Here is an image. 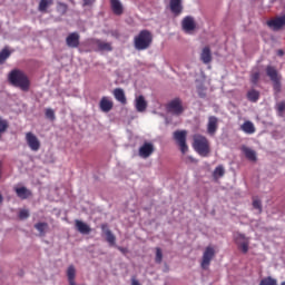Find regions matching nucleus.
I'll return each mask as SVG.
<instances>
[{
	"label": "nucleus",
	"mask_w": 285,
	"mask_h": 285,
	"mask_svg": "<svg viewBox=\"0 0 285 285\" xmlns=\"http://www.w3.org/2000/svg\"><path fill=\"white\" fill-rule=\"evenodd\" d=\"M14 190L17 197H19L20 199H28V197H30L31 195L30 190L26 187H16Z\"/></svg>",
	"instance_id": "nucleus-24"
},
{
	"label": "nucleus",
	"mask_w": 285,
	"mask_h": 285,
	"mask_svg": "<svg viewBox=\"0 0 285 285\" xmlns=\"http://www.w3.org/2000/svg\"><path fill=\"white\" fill-rule=\"evenodd\" d=\"M67 277L69 284L75 283V277H77V269L72 265H70L67 269Z\"/></svg>",
	"instance_id": "nucleus-27"
},
{
	"label": "nucleus",
	"mask_w": 285,
	"mask_h": 285,
	"mask_svg": "<svg viewBox=\"0 0 285 285\" xmlns=\"http://www.w3.org/2000/svg\"><path fill=\"white\" fill-rule=\"evenodd\" d=\"M112 95L116 101H119V104H122L124 106H126L127 100H126V92L124 91V89L116 88L114 89Z\"/></svg>",
	"instance_id": "nucleus-18"
},
{
	"label": "nucleus",
	"mask_w": 285,
	"mask_h": 285,
	"mask_svg": "<svg viewBox=\"0 0 285 285\" xmlns=\"http://www.w3.org/2000/svg\"><path fill=\"white\" fill-rule=\"evenodd\" d=\"M218 119L215 116H210L208 118V124H207V132L208 135H210L212 137L215 135V132H217V128H218Z\"/></svg>",
	"instance_id": "nucleus-15"
},
{
	"label": "nucleus",
	"mask_w": 285,
	"mask_h": 285,
	"mask_svg": "<svg viewBox=\"0 0 285 285\" xmlns=\"http://www.w3.org/2000/svg\"><path fill=\"white\" fill-rule=\"evenodd\" d=\"M194 150L200 155V157H208L210 154V144L208 139L204 136L196 135L194 136Z\"/></svg>",
	"instance_id": "nucleus-3"
},
{
	"label": "nucleus",
	"mask_w": 285,
	"mask_h": 285,
	"mask_svg": "<svg viewBox=\"0 0 285 285\" xmlns=\"http://www.w3.org/2000/svg\"><path fill=\"white\" fill-rule=\"evenodd\" d=\"M6 130H8V120L0 117V137L6 132Z\"/></svg>",
	"instance_id": "nucleus-34"
},
{
	"label": "nucleus",
	"mask_w": 285,
	"mask_h": 285,
	"mask_svg": "<svg viewBox=\"0 0 285 285\" xmlns=\"http://www.w3.org/2000/svg\"><path fill=\"white\" fill-rule=\"evenodd\" d=\"M186 135H188L186 130H177L174 132V139L178 144L183 155H186L188 153V145H186Z\"/></svg>",
	"instance_id": "nucleus-6"
},
{
	"label": "nucleus",
	"mask_w": 285,
	"mask_h": 285,
	"mask_svg": "<svg viewBox=\"0 0 285 285\" xmlns=\"http://www.w3.org/2000/svg\"><path fill=\"white\" fill-rule=\"evenodd\" d=\"M226 170L224 169V166H218L214 170V177L215 179H219V177H224Z\"/></svg>",
	"instance_id": "nucleus-31"
},
{
	"label": "nucleus",
	"mask_w": 285,
	"mask_h": 285,
	"mask_svg": "<svg viewBox=\"0 0 285 285\" xmlns=\"http://www.w3.org/2000/svg\"><path fill=\"white\" fill-rule=\"evenodd\" d=\"M99 108L101 112H110V110L115 108V102L112 101V98L104 96L99 101Z\"/></svg>",
	"instance_id": "nucleus-10"
},
{
	"label": "nucleus",
	"mask_w": 285,
	"mask_h": 285,
	"mask_svg": "<svg viewBox=\"0 0 285 285\" xmlns=\"http://www.w3.org/2000/svg\"><path fill=\"white\" fill-rule=\"evenodd\" d=\"M247 99L248 101H252L253 104L257 102L259 100V91L252 89L247 92Z\"/></svg>",
	"instance_id": "nucleus-28"
},
{
	"label": "nucleus",
	"mask_w": 285,
	"mask_h": 285,
	"mask_svg": "<svg viewBox=\"0 0 285 285\" xmlns=\"http://www.w3.org/2000/svg\"><path fill=\"white\" fill-rule=\"evenodd\" d=\"M197 92L202 99L206 98V89L198 87Z\"/></svg>",
	"instance_id": "nucleus-42"
},
{
	"label": "nucleus",
	"mask_w": 285,
	"mask_h": 285,
	"mask_svg": "<svg viewBox=\"0 0 285 285\" xmlns=\"http://www.w3.org/2000/svg\"><path fill=\"white\" fill-rule=\"evenodd\" d=\"M240 130L245 132V135H255L257 129L255 128V124H253V121L247 120L240 126Z\"/></svg>",
	"instance_id": "nucleus-17"
},
{
	"label": "nucleus",
	"mask_w": 285,
	"mask_h": 285,
	"mask_svg": "<svg viewBox=\"0 0 285 285\" xmlns=\"http://www.w3.org/2000/svg\"><path fill=\"white\" fill-rule=\"evenodd\" d=\"M155 153V145L151 142H145L140 148H139V157L142 159H148L150 155Z\"/></svg>",
	"instance_id": "nucleus-11"
},
{
	"label": "nucleus",
	"mask_w": 285,
	"mask_h": 285,
	"mask_svg": "<svg viewBox=\"0 0 285 285\" xmlns=\"http://www.w3.org/2000/svg\"><path fill=\"white\" fill-rule=\"evenodd\" d=\"M46 117L47 119H50L51 121H55V110L52 109H46Z\"/></svg>",
	"instance_id": "nucleus-39"
},
{
	"label": "nucleus",
	"mask_w": 285,
	"mask_h": 285,
	"mask_svg": "<svg viewBox=\"0 0 285 285\" xmlns=\"http://www.w3.org/2000/svg\"><path fill=\"white\" fill-rule=\"evenodd\" d=\"M53 0H40L38 10L39 12H46L48 10L49 6H52Z\"/></svg>",
	"instance_id": "nucleus-29"
},
{
	"label": "nucleus",
	"mask_w": 285,
	"mask_h": 285,
	"mask_svg": "<svg viewBox=\"0 0 285 285\" xmlns=\"http://www.w3.org/2000/svg\"><path fill=\"white\" fill-rule=\"evenodd\" d=\"M8 57H10V51L8 49L0 51V63H3Z\"/></svg>",
	"instance_id": "nucleus-35"
},
{
	"label": "nucleus",
	"mask_w": 285,
	"mask_h": 285,
	"mask_svg": "<svg viewBox=\"0 0 285 285\" xmlns=\"http://www.w3.org/2000/svg\"><path fill=\"white\" fill-rule=\"evenodd\" d=\"M8 81L13 88H19L22 92H28L30 90V78L23 70L12 69L8 73Z\"/></svg>",
	"instance_id": "nucleus-1"
},
{
	"label": "nucleus",
	"mask_w": 285,
	"mask_h": 285,
	"mask_svg": "<svg viewBox=\"0 0 285 285\" xmlns=\"http://www.w3.org/2000/svg\"><path fill=\"white\" fill-rule=\"evenodd\" d=\"M135 108L137 112H146V108H148V101L144 96H137L135 99Z\"/></svg>",
	"instance_id": "nucleus-14"
},
{
	"label": "nucleus",
	"mask_w": 285,
	"mask_h": 285,
	"mask_svg": "<svg viewBox=\"0 0 285 285\" xmlns=\"http://www.w3.org/2000/svg\"><path fill=\"white\" fill-rule=\"evenodd\" d=\"M253 207L256 208V210H258V213H262V202L254 200L253 202Z\"/></svg>",
	"instance_id": "nucleus-41"
},
{
	"label": "nucleus",
	"mask_w": 285,
	"mask_h": 285,
	"mask_svg": "<svg viewBox=\"0 0 285 285\" xmlns=\"http://www.w3.org/2000/svg\"><path fill=\"white\" fill-rule=\"evenodd\" d=\"M163 261H164V252H161V248L156 247L155 262H156V264H161Z\"/></svg>",
	"instance_id": "nucleus-33"
},
{
	"label": "nucleus",
	"mask_w": 285,
	"mask_h": 285,
	"mask_svg": "<svg viewBox=\"0 0 285 285\" xmlns=\"http://www.w3.org/2000/svg\"><path fill=\"white\" fill-rule=\"evenodd\" d=\"M95 0H83L85 6H90Z\"/></svg>",
	"instance_id": "nucleus-44"
},
{
	"label": "nucleus",
	"mask_w": 285,
	"mask_h": 285,
	"mask_svg": "<svg viewBox=\"0 0 285 285\" xmlns=\"http://www.w3.org/2000/svg\"><path fill=\"white\" fill-rule=\"evenodd\" d=\"M114 14H124V4L119 0H110Z\"/></svg>",
	"instance_id": "nucleus-19"
},
{
	"label": "nucleus",
	"mask_w": 285,
	"mask_h": 285,
	"mask_svg": "<svg viewBox=\"0 0 285 285\" xmlns=\"http://www.w3.org/2000/svg\"><path fill=\"white\" fill-rule=\"evenodd\" d=\"M20 219H28L30 217V212L28 209H21L19 213Z\"/></svg>",
	"instance_id": "nucleus-37"
},
{
	"label": "nucleus",
	"mask_w": 285,
	"mask_h": 285,
	"mask_svg": "<svg viewBox=\"0 0 285 285\" xmlns=\"http://www.w3.org/2000/svg\"><path fill=\"white\" fill-rule=\"evenodd\" d=\"M252 83L256 85L259 81V71H254L250 76Z\"/></svg>",
	"instance_id": "nucleus-36"
},
{
	"label": "nucleus",
	"mask_w": 285,
	"mask_h": 285,
	"mask_svg": "<svg viewBox=\"0 0 285 285\" xmlns=\"http://www.w3.org/2000/svg\"><path fill=\"white\" fill-rule=\"evenodd\" d=\"M259 285H277V279L268 276L261 281Z\"/></svg>",
	"instance_id": "nucleus-32"
},
{
	"label": "nucleus",
	"mask_w": 285,
	"mask_h": 285,
	"mask_svg": "<svg viewBox=\"0 0 285 285\" xmlns=\"http://www.w3.org/2000/svg\"><path fill=\"white\" fill-rule=\"evenodd\" d=\"M267 26L275 31L282 30V28H284L285 26V16H281L278 18L267 21Z\"/></svg>",
	"instance_id": "nucleus-12"
},
{
	"label": "nucleus",
	"mask_w": 285,
	"mask_h": 285,
	"mask_svg": "<svg viewBox=\"0 0 285 285\" xmlns=\"http://www.w3.org/2000/svg\"><path fill=\"white\" fill-rule=\"evenodd\" d=\"M242 151L249 161H257V154L249 147H243Z\"/></svg>",
	"instance_id": "nucleus-23"
},
{
	"label": "nucleus",
	"mask_w": 285,
	"mask_h": 285,
	"mask_svg": "<svg viewBox=\"0 0 285 285\" xmlns=\"http://www.w3.org/2000/svg\"><path fill=\"white\" fill-rule=\"evenodd\" d=\"M117 248L120 250V253H122V255H126V253H128V248L126 247L117 246Z\"/></svg>",
	"instance_id": "nucleus-43"
},
{
	"label": "nucleus",
	"mask_w": 285,
	"mask_h": 285,
	"mask_svg": "<svg viewBox=\"0 0 285 285\" xmlns=\"http://www.w3.org/2000/svg\"><path fill=\"white\" fill-rule=\"evenodd\" d=\"M200 60L203 63H210L213 61V55L210 53V48L205 47L200 53Z\"/></svg>",
	"instance_id": "nucleus-22"
},
{
	"label": "nucleus",
	"mask_w": 285,
	"mask_h": 285,
	"mask_svg": "<svg viewBox=\"0 0 285 285\" xmlns=\"http://www.w3.org/2000/svg\"><path fill=\"white\" fill-rule=\"evenodd\" d=\"M277 110H278L279 115H284V112H285V102H278L277 104Z\"/></svg>",
	"instance_id": "nucleus-40"
},
{
	"label": "nucleus",
	"mask_w": 285,
	"mask_h": 285,
	"mask_svg": "<svg viewBox=\"0 0 285 285\" xmlns=\"http://www.w3.org/2000/svg\"><path fill=\"white\" fill-rule=\"evenodd\" d=\"M170 10L174 12V14H180L181 0H170Z\"/></svg>",
	"instance_id": "nucleus-26"
},
{
	"label": "nucleus",
	"mask_w": 285,
	"mask_h": 285,
	"mask_svg": "<svg viewBox=\"0 0 285 285\" xmlns=\"http://www.w3.org/2000/svg\"><path fill=\"white\" fill-rule=\"evenodd\" d=\"M0 204H3V196L0 194Z\"/></svg>",
	"instance_id": "nucleus-47"
},
{
	"label": "nucleus",
	"mask_w": 285,
	"mask_h": 285,
	"mask_svg": "<svg viewBox=\"0 0 285 285\" xmlns=\"http://www.w3.org/2000/svg\"><path fill=\"white\" fill-rule=\"evenodd\" d=\"M102 230L106 235V242H108L109 246H115L117 244V237H115L112 232L106 228V226H102Z\"/></svg>",
	"instance_id": "nucleus-21"
},
{
	"label": "nucleus",
	"mask_w": 285,
	"mask_h": 285,
	"mask_svg": "<svg viewBox=\"0 0 285 285\" xmlns=\"http://www.w3.org/2000/svg\"><path fill=\"white\" fill-rule=\"evenodd\" d=\"M266 75L267 77H269L271 81H273L274 90H276V92H279V90H282V76L279 75V71H277V68L273 66H267Z\"/></svg>",
	"instance_id": "nucleus-4"
},
{
	"label": "nucleus",
	"mask_w": 285,
	"mask_h": 285,
	"mask_svg": "<svg viewBox=\"0 0 285 285\" xmlns=\"http://www.w3.org/2000/svg\"><path fill=\"white\" fill-rule=\"evenodd\" d=\"M26 141L30 148V150H33V153H37L39 148H41V142L39 141V138L35 136L32 132L26 134Z\"/></svg>",
	"instance_id": "nucleus-9"
},
{
	"label": "nucleus",
	"mask_w": 285,
	"mask_h": 285,
	"mask_svg": "<svg viewBox=\"0 0 285 285\" xmlns=\"http://www.w3.org/2000/svg\"><path fill=\"white\" fill-rule=\"evenodd\" d=\"M168 115H173V117H180L184 115V106L181 105V100L179 98H175L169 101L167 105Z\"/></svg>",
	"instance_id": "nucleus-5"
},
{
	"label": "nucleus",
	"mask_w": 285,
	"mask_h": 285,
	"mask_svg": "<svg viewBox=\"0 0 285 285\" xmlns=\"http://www.w3.org/2000/svg\"><path fill=\"white\" fill-rule=\"evenodd\" d=\"M277 55H278V57H284V50H282V49L277 50Z\"/></svg>",
	"instance_id": "nucleus-45"
},
{
	"label": "nucleus",
	"mask_w": 285,
	"mask_h": 285,
	"mask_svg": "<svg viewBox=\"0 0 285 285\" xmlns=\"http://www.w3.org/2000/svg\"><path fill=\"white\" fill-rule=\"evenodd\" d=\"M36 230L40 233V235H46V230H48V224L47 223H38L35 225Z\"/></svg>",
	"instance_id": "nucleus-30"
},
{
	"label": "nucleus",
	"mask_w": 285,
	"mask_h": 285,
	"mask_svg": "<svg viewBox=\"0 0 285 285\" xmlns=\"http://www.w3.org/2000/svg\"><path fill=\"white\" fill-rule=\"evenodd\" d=\"M96 46L101 52H110L112 50V46L109 42L101 40H97Z\"/></svg>",
	"instance_id": "nucleus-25"
},
{
	"label": "nucleus",
	"mask_w": 285,
	"mask_h": 285,
	"mask_svg": "<svg viewBox=\"0 0 285 285\" xmlns=\"http://www.w3.org/2000/svg\"><path fill=\"white\" fill-rule=\"evenodd\" d=\"M235 242H236V244H238V246L243 253H248L249 242H248V238H246V236L244 234H237L235 236Z\"/></svg>",
	"instance_id": "nucleus-13"
},
{
	"label": "nucleus",
	"mask_w": 285,
	"mask_h": 285,
	"mask_svg": "<svg viewBox=\"0 0 285 285\" xmlns=\"http://www.w3.org/2000/svg\"><path fill=\"white\" fill-rule=\"evenodd\" d=\"M213 257H215V248L212 246L206 247L203 254L202 268H208V266H210V262H213Z\"/></svg>",
	"instance_id": "nucleus-7"
},
{
	"label": "nucleus",
	"mask_w": 285,
	"mask_h": 285,
	"mask_svg": "<svg viewBox=\"0 0 285 285\" xmlns=\"http://www.w3.org/2000/svg\"><path fill=\"white\" fill-rule=\"evenodd\" d=\"M76 228L81 233V235H89L91 230L90 226L81 220H76Z\"/></svg>",
	"instance_id": "nucleus-20"
},
{
	"label": "nucleus",
	"mask_w": 285,
	"mask_h": 285,
	"mask_svg": "<svg viewBox=\"0 0 285 285\" xmlns=\"http://www.w3.org/2000/svg\"><path fill=\"white\" fill-rule=\"evenodd\" d=\"M58 12H61L62 14L66 13V10H68V6L66 3L59 2L57 6Z\"/></svg>",
	"instance_id": "nucleus-38"
},
{
	"label": "nucleus",
	"mask_w": 285,
	"mask_h": 285,
	"mask_svg": "<svg viewBox=\"0 0 285 285\" xmlns=\"http://www.w3.org/2000/svg\"><path fill=\"white\" fill-rule=\"evenodd\" d=\"M136 50H148L153 43V33L148 30H142L134 39Z\"/></svg>",
	"instance_id": "nucleus-2"
},
{
	"label": "nucleus",
	"mask_w": 285,
	"mask_h": 285,
	"mask_svg": "<svg viewBox=\"0 0 285 285\" xmlns=\"http://www.w3.org/2000/svg\"><path fill=\"white\" fill-rule=\"evenodd\" d=\"M79 33L72 32L66 38V43L69 48H79Z\"/></svg>",
	"instance_id": "nucleus-16"
},
{
	"label": "nucleus",
	"mask_w": 285,
	"mask_h": 285,
	"mask_svg": "<svg viewBox=\"0 0 285 285\" xmlns=\"http://www.w3.org/2000/svg\"><path fill=\"white\" fill-rule=\"evenodd\" d=\"M131 285H140V284H139V281L132 278V279H131Z\"/></svg>",
	"instance_id": "nucleus-46"
},
{
	"label": "nucleus",
	"mask_w": 285,
	"mask_h": 285,
	"mask_svg": "<svg viewBox=\"0 0 285 285\" xmlns=\"http://www.w3.org/2000/svg\"><path fill=\"white\" fill-rule=\"evenodd\" d=\"M181 28L184 32L190 35L195 30V28H197V23H195V18L190 16L185 17L181 21Z\"/></svg>",
	"instance_id": "nucleus-8"
}]
</instances>
